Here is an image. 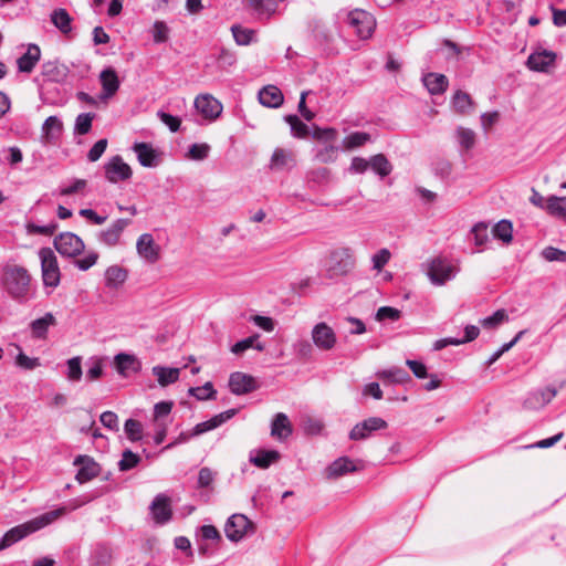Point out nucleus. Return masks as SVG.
<instances>
[{
	"instance_id": "f257e3e1",
	"label": "nucleus",
	"mask_w": 566,
	"mask_h": 566,
	"mask_svg": "<svg viewBox=\"0 0 566 566\" xmlns=\"http://www.w3.org/2000/svg\"><path fill=\"white\" fill-rule=\"evenodd\" d=\"M65 513H66L65 507H59L56 510L46 512L27 523H23V524L12 527L3 535V537L0 542V549H6V548L10 547L11 545L23 539L28 535L51 524L55 520L63 516Z\"/></svg>"
},
{
	"instance_id": "f03ea898",
	"label": "nucleus",
	"mask_w": 566,
	"mask_h": 566,
	"mask_svg": "<svg viewBox=\"0 0 566 566\" xmlns=\"http://www.w3.org/2000/svg\"><path fill=\"white\" fill-rule=\"evenodd\" d=\"M31 284L29 271L19 265L7 266L4 270V285L7 291L15 298L28 294Z\"/></svg>"
},
{
	"instance_id": "7ed1b4c3",
	"label": "nucleus",
	"mask_w": 566,
	"mask_h": 566,
	"mask_svg": "<svg viewBox=\"0 0 566 566\" xmlns=\"http://www.w3.org/2000/svg\"><path fill=\"white\" fill-rule=\"evenodd\" d=\"M455 272L457 268L442 255H437L427 262V275L434 285H444Z\"/></svg>"
},
{
	"instance_id": "20e7f679",
	"label": "nucleus",
	"mask_w": 566,
	"mask_h": 566,
	"mask_svg": "<svg viewBox=\"0 0 566 566\" xmlns=\"http://www.w3.org/2000/svg\"><path fill=\"white\" fill-rule=\"evenodd\" d=\"M355 265V259L349 248H338L334 250L328 259L327 273L329 277L343 276L348 274Z\"/></svg>"
},
{
	"instance_id": "39448f33",
	"label": "nucleus",
	"mask_w": 566,
	"mask_h": 566,
	"mask_svg": "<svg viewBox=\"0 0 566 566\" xmlns=\"http://www.w3.org/2000/svg\"><path fill=\"white\" fill-rule=\"evenodd\" d=\"M41 260L42 280L45 286L56 287L60 284L61 272L57 259L50 248H42L39 252Z\"/></svg>"
},
{
	"instance_id": "423d86ee",
	"label": "nucleus",
	"mask_w": 566,
	"mask_h": 566,
	"mask_svg": "<svg viewBox=\"0 0 566 566\" xmlns=\"http://www.w3.org/2000/svg\"><path fill=\"white\" fill-rule=\"evenodd\" d=\"M54 247L60 254L69 258L81 254L85 249L83 240L73 232H63L55 237Z\"/></svg>"
},
{
	"instance_id": "0eeeda50",
	"label": "nucleus",
	"mask_w": 566,
	"mask_h": 566,
	"mask_svg": "<svg viewBox=\"0 0 566 566\" xmlns=\"http://www.w3.org/2000/svg\"><path fill=\"white\" fill-rule=\"evenodd\" d=\"M348 22L361 39L370 38L376 27L375 18L370 13L359 9L349 12Z\"/></svg>"
},
{
	"instance_id": "6e6552de",
	"label": "nucleus",
	"mask_w": 566,
	"mask_h": 566,
	"mask_svg": "<svg viewBox=\"0 0 566 566\" xmlns=\"http://www.w3.org/2000/svg\"><path fill=\"white\" fill-rule=\"evenodd\" d=\"M105 178L112 182L126 181L130 179L133 170L119 155L112 157L104 166Z\"/></svg>"
},
{
	"instance_id": "1a4fd4ad",
	"label": "nucleus",
	"mask_w": 566,
	"mask_h": 566,
	"mask_svg": "<svg viewBox=\"0 0 566 566\" xmlns=\"http://www.w3.org/2000/svg\"><path fill=\"white\" fill-rule=\"evenodd\" d=\"M198 113L208 120L217 119L222 113V104L210 94L198 95L195 99Z\"/></svg>"
},
{
	"instance_id": "9d476101",
	"label": "nucleus",
	"mask_w": 566,
	"mask_h": 566,
	"mask_svg": "<svg viewBox=\"0 0 566 566\" xmlns=\"http://www.w3.org/2000/svg\"><path fill=\"white\" fill-rule=\"evenodd\" d=\"M252 528L253 524L245 515L233 514L228 520L224 532L230 541L238 542Z\"/></svg>"
},
{
	"instance_id": "9b49d317",
	"label": "nucleus",
	"mask_w": 566,
	"mask_h": 566,
	"mask_svg": "<svg viewBox=\"0 0 566 566\" xmlns=\"http://www.w3.org/2000/svg\"><path fill=\"white\" fill-rule=\"evenodd\" d=\"M387 427L388 423L382 418L370 417L354 426V428L349 432V439L354 441L365 440L374 431L386 429Z\"/></svg>"
},
{
	"instance_id": "f8f14e48",
	"label": "nucleus",
	"mask_w": 566,
	"mask_h": 566,
	"mask_svg": "<svg viewBox=\"0 0 566 566\" xmlns=\"http://www.w3.org/2000/svg\"><path fill=\"white\" fill-rule=\"evenodd\" d=\"M136 250L138 255L147 263L154 264L160 259V247L150 233H143L137 239Z\"/></svg>"
},
{
	"instance_id": "ddd939ff",
	"label": "nucleus",
	"mask_w": 566,
	"mask_h": 566,
	"mask_svg": "<svg viewBox=\"0 0 566 566\" xmlns=\"http://www.w3.org/2000/svg\"><path fill=\"white\" fill-rule=\"evenodd\" d=\"M312 339L316 347L322 350H331L335 347L336 335L326 323H318L312 331Z\"/></svg>"
},
{
	"instance_id": "4468645a",
	"label": "nucleus",
	"mask_w": 566,
	"mask_h": 566,
	"mask_svg": "<svg viewBox=\"0 0 566 566\" xmlns=\"http://www.w3.org/2000/svg\"><path fill=\"white\" fill-rule=\"evenodd\" d=\"M229 387L231 392L238 396L250 394L258 389L255 378L240 371L230 375Z\"/></svg>"
},
{
	"instance_id": "2eb2a0df",
	"label": "nucleus",
	"mask_w": 566,
	"mask_h": 566,
	"mask_svg": "<svg viewBox=\"0 0 566 566\" xmlns=\"http://www.w3.org/2000/svg\"><path fill=\"white\" fill-rule=\"evenodd\" d=\"M74 465L80 467L75 476L78 483L88 482L99 474V465L88 455H78Z\"/></svg>"
},
{
	"instance_id": "dca6fc26",
	"label": "nucleus",
	"mask_w": 566,
	"mask_h": 566,
	"mask_svg": "<svg viewBox=\"0 0 566 566\" xmlns=\"http://www.w3.org/2000/svg\"><path fill=\"white\" fill-rule=\"evenodd\" d=\"M557 395L555 388H545L531 392L524 400V408L527 410H539L549 403Z\"/></svg>"
},
{
	"instance_id": "f3484780",
	"label": "nucleus",
	"mask_w": 566,
	"mask_h": 566,
	"mask_svg": "<svg viewBox=\"0 0 566 566\" xmlns=\"http://www.w3.org/2000/svg\"><path fill=\"white\" fill-rule=\"evenodd\" d=\"M129 219H117L114 221L106 230L99 233V239L103 243L108 247L116 245L119 240L123 231L130 224Z\"/></svg>"
},
{
	"instance_id": "a211bd4d",
	"label": "nucleus",
	"mask_w": 566,
	"mask_h": 566,
	"mask_svg": "<svg viewBox=\"0 0 566 566\" xmlns=\"http://www.w3.org/2000/svg\"><path fill=\"white\" fill-rule=\"evenodd\" d=\"M153 518L157 524H164L171 518L172 511L170 499L166 495H157L150 506Z\"/></svg>"
},
{
	"instance_id": "6ab92c4d",
	"label": "nucleus",
	"mask_w": 566,
	"mask_h": 566,
	"mask_svg": "<svg viewBox=\"0 0 566 566\" xmlns=\"http://www.w3.org/2000/svg\"><path fill=\"white\" fill-rule=\"evenodd\" d=\"M556 54L552 51L534 52L527 59L528 69L536 72H547L548 67L555 63Z\"/></svg>"
},
{
	"instance_id": "aec40b11",
	"label": "nucleus",
	"mask_w": 566,
	"mask_h": 566,
	"mask_svg": "<svg viewBox=\"0 0 566 566\" xmlns=\"http://www.w3.org/2000/svg\"><path fill=\"white\" fill-rule=\"evenodd\" d=\"M358 468L353 460L347 457H342L326 468L325 474L327 479H337L346 473L356 472Z\"/></svg>"
},
{
	"instance_id": "412c9836",
	"label": "nucleus",
	"mask_w": 566,
	"mask_h": 566,
	"mask_svg": "<svg viewBox=\"0 0 566 566\" xmlns=\"http://www.w3.org/2000/svg\"><path fill=\"white\" fill-rule=\"evenodd\" d=\"M99 82L103 90V97H113L119 88V80L114 69L107 67L99 74Z\"/></svg>"
},
{
	"instance_id": "4be33fe9",
	"label": "nucleus",
	"mask_w": 566,
	"mask_h": 566,
	"mask_svg": "<svg viewBox=\"0 0 566 566\" xmlns=\"http://www.w3.org/2000/svg\"><path fill=\"white\" fill-rule=\"evenodd\" d=\"M40 59V48L36 44H29L27 52L17 61L18 70L22 73H31Z\"/></svg>"
},
{
	"instance_id": "5701e85b",
	"label": "nucleus",
	"mask_w": 566,
	"mask_h": 566,
	"mask_svg": "<svg viewBox=\"0 0 566 566\" xmlns=\"http://www.w3.org/2000/svg\"><path fill=\"white\" fill-rule=\"evenodd\" d=\"M237 412L238 409H229L219 415H216L210 420L196 424V427L193 428L192 436H199L207 431L216 429L217 427L221 426L222 423L231 419Z\"/></svg>"
},
{
	"instance_id": "b1692460",
	"label": "nucleus",
	"mask_w": 566,
	"mask_h": 566,
	"mask_svg": "<svg viewBox=\"0 0 566 566\" xmlns=\"http://www.w3.org/2000/svg\"><path fill=\"white\" fill-rule=\"evenodd\" d=\"M259 101L266 107L276 108L283 104L284 96L279 87L274 85H268L259 92Z\"/></svg>"
},
{
	"instance_id": "393cba45",
	"label": "nucleus",
	"mask_w": 566,
	"mask_h": 566,
	"mask_svg": "<svg viewBox=\"0 0 566 566\" xmlns=\"http://www.w3.org/2000/svg\"><path fill=\"white\" fill-rule=\"evenodd\" d=\"M133 150L137 155L139 164L144 167H155L157 165V153L147 143H136L133 146Z\"/></svg>"
},
{
	"instance_id": "a878e982",
	"label": "nucleus",
	"mask_w": 566,
	"mask_h": 566,
	"mask_svg": "<svg viewBox=\"0 0 566 566\" xmlns=\"http://www.w3.org/2000/svg\"><path fill=\"white\" fill-rule=\"evenodd\" d=\"M67 67L57 61H48L42 64V75L51 82H61L67 76Z\"/></svg>"
},
{
	"instance_id": "bb28decb",
	"label": "nucleus",
	"mask_w": 566,
	"mask_h": 566,
	"mask_svg": "<svg viewBox=\"0 0 566 566\" xmlns=\"http://www.w3.org/2000/svg\"><path fill=\"white\" fill-rule=\"evenodd\" d=\"M292 434V424L287 416L283 412L275 415L272 426L271 436L277 439H285Z\"/></svg>"
},
{
	"instance_id": "cd10ccee",
	"label": "nucleus",
	"mask_w": 566,
	"mask_h": 566,
	"mask_svg": "<svg viewBox=\"0 0 566 566\" xmlns=\"http://www.w3.org/2000/svg\"><path fill=\"white\" fill-rule=\"evenodd\" d=\"M281 459V454L276 450L260 449L250 462L259 469H268L271 464L276 463Z\"/></svg>"
},
{
	"instance_id": "c85d7f7f",
	"label": "nucleus",
	"mask_w": 566,
	"mask_h": 566,
	"mask_svg": "<svg viewBox=\"0 0 566 566\" xmlns=\"http://www.w3.org/2000/svg\"><path fill=\"white\" fill-rule=\"evenodd\" d=\"M546 212L557 219H566V197L551 196L546 199Z\"/></svg>"
},
{
	"instance_id": "c756f323",
	"label": "nucleus",
	"mask_w": 566,
	"mask_h": 566,
	"mask_svg": "<svg viewBox=\"0 0 566 566\" xmlns=\"http://www.w3.org/2000/svg\"><path fill=\"white\" fill-rule=\"evenodd\" d=\"M424 85L432 95L442 94L448 87V78L443 74L429 73L423 78Z\"/></svg>"
},
{
	"instance_id": "7c9ffc66",
	"label": "nucleus",
	"mask_w": 566,
	"mask_h": 566,
	"mask_svg": "<svg viewBox=\"0 0 566 566\" xmlns=\"http://www.w3.org/2000/svg\"><path fill=\"white\" fill-rule=\"evenodd\" d=\"M127 279V271L118 265L109 266L105 272L106 286L117 290Z\"/></svg>"
},
{
	"instance_id": "2f4dec72",
	"label": "nucleus",
	"mask_w": 566,
	"mask_h": 566,
	"mask_svg": "<svg viewBox=\"0 0 566 566\" xmlns=\"http://www.w3.org/2000/svg\"><path fill=\"white\" fill-rule=\"evenodd\" d=\"M153 374L157 377L158 384L166 387L179 379L180 369L155 366L153 367Z\"/></svg>"
},
{
	"instance_id": "473e14b6",
	"label": "nucleus",
	"mask_w": 566,
	"mask_h": 566,
	"mask_svg": "<svg viewBox=\"0 0 566 566\" xmlns=\"http://www.w3.org/2000/svg\"><path fill=\"white\" fill-rule=\"evenodd\" d=\"M116 370L118 374L126 376V373L128 369L137 370L139 363L138 360L133 356L125 353H120L115 356L114 359Z\"/></svg>"
},
{
	"instance_id": "72a5a7b5",
	"label": "nucleus",
	"mask_w": 566,
	"mask_h": 566,
	"mask_svg": "<svg viewBox=\"0 0 566 566\" xmlns=\"http://www.w3.org/2000/svg\"><path fill=\"white\" fill-rule=\"evenodd\" d=\"M51 21L62 33H69L72 30V18L63 8L56 9L52 12Z\"/></svg>"
},
{
	"instance_id": "f704fd0d",
	"label": "nucleus",
	"mask_w": 566,
	"mask_h": 566,
	"mask_svg": "<svg viewBox=\"0 0 566 566\" xmlns=\"http://www.w3.org/2000/svg\"><path fill=\"white\" fill-rule=\"evenodd\" d=\"M294 164V155L291 150L276 148L271 158V168L282 169Z\"/></svg>"
},
{
	"instance_id": "c9c22d12",
	"label": "nucleus",
	"mask_w": 566,
	"mask_h": 566,
	"mask_svg": "<svg viewBox=\"0 0 566 566\" xmlns=\"http://www.w3.org/2000/svg\"><path fill=\"white\" fill-rule=\"evenodd\" d=\"M369 163H370V168L377 175H379L381 178L387 177L392 170V165L389 163L387 157L382 154H377V155L373 156L370 158Z\"/></svg>"
},
{
	"instance_id": "e433bc0d",
	"label": "nucleus",
	"mask_w": 566,
	"mask_h": 566,
	"mask_svg": "<svg viewBox=\"0 0 566 566\" xmlns=\"http://www.w3.org/2000/svg\"><path fill=\"white\" fill-rule=\"evenodd\" d=\"M54 324L55 317L51 313H48L43 317L33 321L31 324L33 336L36 338L45 337L48 327Z\"/></svg>"
},
{
	"instance_id": "4c0bfd02",
	"label": "nucleus",
	"mask_w": 566,
	"mask_h": 566,
	"mask_svg": "<svg viewBox=\"0 0 566 566\" xmlns=\"http://www.w3.org/2000/svg\"><path fill=\"white\" fill-rule=\"evenodd\" d=\"M378 377L384 381L391 384H403L410 380L408 373L402 368L397 367L379 373Z\"/></svg>"
},
{
	"instance_id": "58836bf2",
	"label": "nucleus",
	"mask_w": 566,
	"mask_h": 566,
	"mask_svg": "<svg viewBox=\"0 0 566 566\" xmlns=\"http://www.w3.org/2000/svg\"><path fill=\"white\" fill-rule=\"evenodd\" d=\"M258 338H259V335H256V334L252 335L250 337H247V338L235 343L231 347V352L235 355H240L243 352H245L247 349L252 348V347H254L259 352H262L264 349V345L261 343H255Z\"/></svg>"
},
{
	"instance_id": "ea45409f",
	"label": "nucleus",
	"mask_w": 566,
	"mask_h": 566,
	"mask_svg": "<svg viewBox=\"0 0 566 566\" xmlns=\"http://www.w3.org/2000/svg\"><path fill=\"white\" fill-rule=\"evenodd\" d=\"M493 235L505 243H510L513 239V227L507 220H501L493 227Z\"/></svg>"
},
{
	"instance_id": "a19ab883",
	"label": "nucleus",
	"mask_w": 566,
	"mask_h": 566,
	"mask_svg": "<svg viewBox=\"0 0 566 566\" xmlns=\"http://www.w3.org/2000/svg\"><path fill=\"white\" fill-rule=\"evenodd\" d=\"M452 104L458 113L465 114L473 106V101L468 93L463 91H457L453 96Z\"/></svg>"
},
{
	"instance_id": "79ce46f5",
	"label": "nucleus",
	"mask_w": 566,
	"mask_h": 566,
	"mask_svg": "<svg viewBox=\"0 0 566 566\" xmlns=\"http://www.w3.org/2000/svg\"><path fill=\"white\" fill-rule=\"evenodd\" d=\"M42 129L45 142L50 143L55 133L61 134L63 124L56 116H50L45 119Z\"/></svg>"
},
{
	"instance_id": "37998d69",
	"label": "nucleus",
	"mask_w": 566,
	"mask_h": 566,
	"mask_svg": "<svg viewBox=\"0 0 566 566\" xmlns=\"http://www.w3.org/2000/svg\"><path fill=\"white\" fill-rule=\"evenodd\" d=\"M370 140V135L364 132L352 133L344 139V147L346 149H354L365 145Z\"/></svg>"
},
{
	"instance_id": "c03bdc74",
	"label": "nucleus",
	"mask_w": 566,
	"mask_h": 566,
	"mask_svg": "<svg viewBox=\"0 0 566 566\" xmlns=\"http://www.w3.org/2000/svg\"><path fill=\"white\" fill-rule=\"evenodd\" d=\"M338 147L333 144L325 145L316 154V159L322 164H331L337 159Z\"/></svg>"
},
{
	"instance_id": "a18cd8bd",
	"label": "nucleus",
	"mask_w": 566,
	"mask_h": 566,
	"mask_svg": "<svg viewBox=\"0 0 566 566\" xmlns=\"http://www.w3.org/2000/svg\"><path fill=\"white\" fill-rule=\"evenodd\" d=\"M457 136L461 147L465 150H470L475 145V133L472 129L459 127L457 129Z\"/></svg>"
},
{
	"instance_id": "49530a36",
	"label": "nucleus",
	"mask_w": 566,
	"mask_h": 566,
	"mask_svg": "<svg viewBox=\"0 0 566 566\" xmlns=\"http://www.w3.org/2000/svg\"><path fill=\"white\" fill-rule=\"evenodd\" d=\"M233 38L239 45H248L251 43L254 31L250 29L241 28L240 25H232L231 28Z\"/></svg>"
},
{
	"instance_id": "de8ad7c7",
	"label": "nucleus",
	"mask_w": 566,
	"mask_h": 566,
	"mask_svg": "<svg viewBox=\"0 0 566 566\" xmlns=\"http://www.w3.org/2000/svg\"><path fill=\"white\" fill-rule=\"evenodd\" d=\"M124 429L130 441H139L143 438V426L138 420H126Z\"/></svg>"
},
{
	"instance_id": "09e8293b",
	"label": "nucleus",
	"mask_w": 566,
	"mask_h": 566,
	"mask_svg": "<svg viewBox=\"0 0 566 566\" xmlns=\"http://www.w3.org/2000/svg\"><path fill=\"white\" fill-rule=\"evenodd\" d=\"M285 119L290 124L291 129L295 137H297V138L307 137L308 127L296 115H289V116H286Z\"/></svg>"
},
{
	"instance_id": "8fccbe9b",
	"label": "nucleus",
	"mask_w": 566,
	"mask_h": 566,
	"mask_svg": "<svg viewBox=\"0 0 566 566\" xmlns=\"http://www.w3.org/2000/svg\"><path fill=\"white\" fill-rule=\"evenodd\" d=\"M189 394L196 397L198 400H207L213 399L217 391L213 389L212 384L208 381L201 387L190 388Z\"/></svg>"
},
{
	"instance_id": "3c124183",
	"label": "nucleus",
	"mask_w": 566,
	"mask_h": 566,
	"mask_svg": "<svg viewBox=\"0 0 566 566\" xmlns=\"http://www.w3.org/2000/svg\"><path fill=\"white\" fill-rule=\"evenodd\" d=\"M247 4L258 12H266L269 15L276 10V2L274 0H247Z\"/></svg>"
},
{
	"instance_id": "603ef678",
	"label": "nucleus",
	"mask_w": 566,
	"mask_h": 566,
	"mask_svg": "<svg viewBox=\"0 0 566 566\" xmlns=\"http://www.w3.org/2000/svg\"><path fill=\"white\" fill-rule=\"evenodd\" d=\"M95 115L92 113H83L76 117L75 132L78 135L87 134L92 128V122Z\"/></svg>"
},
{
	"instance_id": "864d4df0",
	"label": "nucleus",
	"mask_w": 566,
	"mask_h": 566,
	"mask_svg": "<svg viewBox=\"0 0 566 566\" xmlns=\"http://www.w3.org/2000/svg\"><path fill=\"white\" fill-rule=\"evenodd\" d=\"M140 461V457L130 450H125L122 454V459L118 462L120 471H128L135 468Z\"/></svg>"
},
{
	"instance_id": "5fc2aeb1",
	"label": "nucleus",
	"mask_w": 566,
	"mask_h": 566,
	"mask_svg": "<svg viewBox=\"0 0 566 566\" xmlns=\"http://www.w3.org/2000/svg\"><path fill=\"white\" fill-rule=\"evenodd\" d=\"M541 254L547 262L566 263V251L559 250L557 248L546 247L543 249Z\"/></svg>"
},
{
	"instance_id": "6e6d98bb",
	"label": "nucleus",
	"mask_w": 566,
	"mask_h": 566,
	"mask_svg": "<svg viewBox=\"0 0 566 566\" xmlns=\"http://www.w3.org/2000/svg\"><path fill=\"white\" fill-rule=\"evenodd\" d=\"M509 319L505 310H497L493 315L485 317L481 324L484 328H494L501 323Z\"/></svg>"
},
{
	"instance_id": "4d7b16f0",
	"label": "nucleus",
	"mask_w": 566,
	"mask_h": 566,
	"mask_svg": "<svg viewBox=\"0 0 566 566\" xmlns=\"http://www.w3.org/2000/svg\"><path fill=\"white\" fill-rule=\"evenodd\" d=\"M153 36L155 43H164L169 39V29L163 21H156L153 27Z\"/></svg>"
},
{
	"instance_id": "13d9d810",
	"label": "nucleus",
	"mask_w": 566,
	"mask_h": 566,
	"mask_svg": "<svg viewBox=\"0 0 566 566\" xmlns=\"http://www.w3.org/2000/svg\"><path fill=\"white\" fill-rule=\"evenodd\" d=\"M210 146L207 144H193L188 150V158L192 160H203L207 158Z\"/></svg>"
},
{
	"instance_id": "bf43d9fd",
	"label": "nucleus",
	"mask_w": 566,
	"mask_h": 566,
	"mask_svg": "<svg viewBox=\"0 0 566 566\" xmlns=\"http://www.w3.org/2000/svg\"><path fill=\"white\" fill-rule=\"evenodd\" d=\"M401 317V312L398 308L390 306H381L376 313V319L381 322L385 319L398 321Z\"/></svg>"
},
{
	"instance_id": "052dcab7",
	"label": "nucleus",
	"mask_w": 566,
	"mask_h": 566,
	"mask_svg": "<svg viewBox=\"0 0 566 566\" xmlns=\"http://www.w3.org/2000/svg\"><path fill=\"white\" fill-rule=\"evenodd\" d=\"M108 142L106 138L97 140L87 153V159L92 163L97 161L106 150Z\"/></svg>"
},
{
	"instance_id": "680f3d73",
	"label": "nucleus",
	"mask_w": 566,
	"mask_h": 566,
	"mask_svg": "<svg viewBox=\"0 0 566 566\" xmlns=\"http://www.w3.org/2000/svg\"><path fill=\"white\" fill-rule=\"evenodd\" d=\"M67 378L72 381H77L82 377L81 358L73 357L67 360Z\"/></svg>"
},
{
	"instance_id": "e2e57ef3",
	"label": "nucleus",
	"mask_w": 566,
	"mask_h": 566,
	"mask_svg": "<svg viewBox=\"0 0 566 566\" xmlns=\"http://www.w3.org/2000/svg\"><path fill=\"white\" fill-rule=\"evenodd\" d=\"M313 137L316 140H324L326 143H334L337 138V132L334 128H319L315 127Z\"/></svg>"
},
{
	"instance_id": "0e129e2a",
	"label": "nucleus",
	"mask_w": 566,
	"mask_h": 566,
	"mask_svg": "<svg viewBox=\"0 0 566 566\" xmlns=\"http://www.w3.org/2000/svg\"><path fill=\"white\" fill-rule=\"evenodd\" d=\"M15 364L25 370H32L40 366L39 358H31L23 353H20L15 358Z\"/></svg>"
},
{
	"instance_id": "69168bd1",
	"label": "nucleus",
	"mask_w": 566,
	"mask_h": 566,
	"mask_svg": "<svg viewBox=\"0 0 566 566\" xmlns=\"http://www.w3.org/2000/svg\"><path fill=\"white\" fill-rule=\"evenodd\" d=\"M390 256H391V254H390V251L388 249L379 250L373 256L374 269L377 270V271H381L382 268L389 262Z\"/></svg>"
},
{
	"instance_id": "338daca9",
	"label": "nucleus",
	"mask_w": 566,
	"mask_h": 566,
	"mask_svg": "<svg viewBox=\"0 0 566 566\" xmlns=\"http://www.w3.org/2000/svg\"><path fill=\"white\" fill-rule=\"evenodd\" d=\"M472 233L476 245H483L488 239V226L484 223H478L473 227Z\"/></svg>"
},
{
	"instance_id": "774afa93",
	"label": "nucleus",
	"mask_w": 566,
	"mask_h": 566,
	"mask_svg": "<svg viewBox=\"0 0 566 566\" xmlns=\"http://www.w3.org/2000/svg\"><path fill=\"white\" fill-rule=\"evenodd\" d=\"M99 421L111 430H118V417L113 411H104L99 417Z\"/></svg>"
}]
</instances>
